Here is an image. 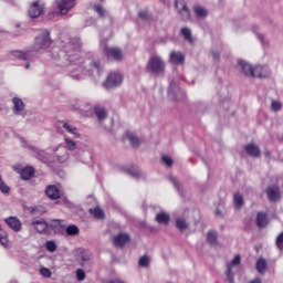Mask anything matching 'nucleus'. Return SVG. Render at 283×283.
Returning a JSON list of instances; mask_svg holds the SVG:
<instances>
[{"mask_svg":"<svg viewBox=\"0 0 283 283\" xmlns=\"http://www.w3.org/2000/svg\"><path fill=\"white\" fill-rule=\"evenodd\" d=\"M45 247L46 251H50V253H54V251H56V243L54 241H48Z\"/></svg>","mask_w":283,"mask_h":283,"instance_id":"nucleus-38","label":"nucleus"},{"mask_svg":"<svg viewBox=\"0 0 283 283\" xmlns=\"http://www.w3.org/2000/svg\"><path fill=\"white\" fill-rule=\"evenodd\" d=\"M147 69L154 74H163V72H165V62L163 61V57L158 55L151 56L148 61Z\"/></svg>","mask_w":283,"mask_h":283,"instance_id":"nucleus-1","label":"nucleus"},{"mask_svg":"<svg viewBox=\"0 0 283 283\" xmlns=\"http://www.w3.org/2000/svg\"><path fill=\"white\" fill-rule=\"evenodd\" d=\"M107 56H112L115 61H123V51L118 48H108Z\"/></svg>","mask_w":283,"mask_h":283,"instance_id":"nucleus-17","label":"nucleus"},{"mask_svg":"<svg viewBox=\"0 0 283 283\" xmlns=\"http://www.w3.org/2000/svg\"><path fill=\"white\" fill-rule=\"evenodd\" d=\"M193 12H195L196 17H198L199 19H205V17H207V14H209V11H207V9L201 6L195 7Z\"/></svg>","mask_w":283,"mask_h":283,"instance_id":"nucleus-28","label":"nucleus"},{"mask_svg":"<svg viewBox=\"0 0 283 283\" xmlns=\"http://www.w3.org/2000/svg\"><path fill=\"white\" fill-rule=\"evenodd\" d=\"M181 34H182L185 41H187L188 43L193 45V35L191 34V29L182 28L181 29Z\"/></svg>","mask_w":283,"mask_h":283,"instance_id":"nucleus-27","label":"nucleus"},{"mask_svg":"<svg viewBox=\"0 0 283 283\" xmlns=\"http://www.w3.org/2000/svg\"><path fill=\"white\" fill-rule=\"evenodd\" d=\"M212 56H213L214 61H218L220 59V53L213 52Z\"/></svg>","mask_w":283,"mask_h":283,"instance_id":"nucleus-51","label":"nucleus"},{"mask_svg":"<svg viewBox=\"0 0 283 283\" xmlns=\"http://www.w3.org/2000/svg\"><path fill=\"white\" fill-rule=\"evenodd\" d=\"M253 78H269L271 76V70L269 66H255L253 72H250Z\"/></svg>","mask_w":283,"mask_h":283,"instance_id":"nucleus-8","label":"nucleus"},{"mask_svg":"<svg viewBox=\"0 0 283 283\" xmlns=\"http://www.w3.org/2000/svg\"><path fill=\"white\" fill-rule=\"evenodd\" d=\"M175 6L182 21H189V19H191V10H189L185 0H176Z\"/></svg>","mask_w":283,"mask_h":283,"instance_id":"nucleus-6","label":"nucleus"},{"mask_svg":"<svg viewBox=\"0 0 283 283\" xmlns=\"http://www.w3.org/2000/svg\"><path fill=\"white\" fill-rule=\"evenodd\" d=\"M50 45H52V40L50 39V32L44 31L42 35L35 38L33 50L35 52H39V50H45V48H50Z\"/></svg>","mask_w":283,"mask_h":283,"instance_id":"nucleus-2","label":"nucleus"},{"mask_svg":"<svg viewBox=\"0 0 283 283\" xmlns=\"http://www.w3.org/2000/svg\"><path fill=\"white\" fill-rule=\"evenodd\" d=\"M2 179H1V176H0V181H1Z\"/></svg>","mask_w":283,"mask_h":283,"instance_id":"nucleus-59","label":"nucleus"},{"mask_svg":"<svg viewBox=\"0 0 283 283\" xmlns=\"http://www.w3.org/2000/svg\"><path fill=\"white\" fill-rule=\"evenodd\" d=\"M126 174L130 176L132 178H135V180H140V178H144L143 172H140V169H138L137 166H132L126 169Z\"/></svg>","mask_w":283,"mask_h":283,"instance_id":"nucleus-18","label":"nucleus"},{"mask_svg":"<svg viewBox=\"0 0 283 283\" xmlns=\"http://www.w3.org/2000/svg\"><path fill=\"white\" fill-rule=\"evenodd\" d=\"M45 195L48 198H50V200H59V198L62 196V192L61 189L55 185H50L45 189Z\"/></svg>","mask_w":283,"mask_h":283,"instance_id":"nucleus-11","label":"nucleus"},{"mask_svg":"<svg viewBox=\"0 0 283 283\" xmlns=\"http://www.w3.org/2000/svg\"><path fill=\"white\" fill-rule=\"evenodd\" d=\"M77 253L81 258L82 266H85V264H87V262H90V260H92V252L91 251L78 249Z\"/></svg>","mask_w":283,"mask_h":283,"instance_id":"nucleus-21","label":"nucleus"},{"mask_svg":"<svg viewBox=\"0 0 283 283\" xmlns=\"http://www.w3.org/2000/svg\"><path fill=\"white\" fill-rule=\"evenodd\" d=\"M0 244L4 247V249H8V247H10V240H8V232H6V230H2L1 226H0Z\"/></svg>","mask_w":283,"mask_h":283,"instance_id":"nucleus-26","label":"nucleus"},{"mask_svg":"<svg viewBox=\"0 0 283 283\" xmlns=\"http://www.w3.org/2000/svg\"><path fill=\"white\" fill-rule=\"evenodd\" d=\"M12 56H14L15 59H22V61H28V59H30V52H21V51H14L12 53Z\"/></svg>","mask_w":283,"mask_h":283,"instance_id":"nucleus-33","label":"nucleus"},{"mask_svg":"<svg viewBox=\"0 0 283 283\" xmlns=\"http://www.w3.org/2000/svg\"><path fill=\"white\" fill-rule=\"evenodd\" d=\"M177 92H180V87H178L176 83L171 82L168 88L169 96H174V98H176Z\"/></svg>","mask_w":283,"mask_h":283,"instance_id":"nucleus-34","label":"nucleus"},{"mask_svg":"<svg viewBox=\"0 0 283 283\" xmlns=\"http://www.w3.org/2000/svg\"><path fill=\"white\" fill-rule=\"evenodd\" d=\"M40 273L43 277H52V271L48 268L40 269Z\"/></svg>","mask_w":283,"mask_h":283,"instance_id":"nucleus-42","label":"nucleus"},{"mask_svg":"<svg viewBox=\"0 0 283 283\" xmlns=\"http://www.w3.org/2000/svg\"><path fill=\"white\" fill-rule=\"evenodd\" d=\"M271 108L273 109V112H280V109H282V103L277 101H272Z\"/></svg>","mask_w":283,"mask_h":283,"instance_id":"nucleus-43","label":"nucleus"},{"mask_svg":"<svg viewBox=\"0 0 283 283\" xmlns=\"http://www.w3.org/2000/svg\"><path fill=\"white\" fill-rule=\"evenodd\" d=\"M66 233H67V235H78V233H80L78 227H76L74 224L69 226L66 228Z\"/></svg>","mask_w":283,"mask_h":283,"instance_id":"nucleus-35","label":"nucleus"},{"mask_svg":"<svg viewBox=\"0 0 283 283\" xmlns=\"http://www.w3.org/2000/svg\"><path fill=\"white\" fill-rule=\"evenodd\" d=\"M132 240L127 232H120L119 234L115 235L113 239V244L117 249H123L125 244H127Z\"/></svg>","mask_w":283,"mask_h":283,"instance_id":"nucleus-7","label":"nucleus"},{"mask_svg":"<svg viewBox=\"0 0 283 283\" xmlns=\"http://www.w3.org/2000/svg\"><path fill=\"white\" fill-rule=\"evenodd\" d=\"M266 266H269V263L265 261V259L261 258L256 261L258 273H264L266 271Z\"/></svg>","mask_w":283,"mask_h":283,"instance_id":"nucleus-29","label":"nucleus"},{"mask_svg":"<svg viewBox=\"0 0 283 283\" xmlns=\"http://www.w3.org/2000/svg\"><path fill=\"white\" fill-rule=\"evenodd\" d=\"M94 10L99 17H105V9L101 4H95Z\"/></svg>","mask_w":283,"mask_h":283,"instance_id":"nucleus-44","label":"nucleus"},{"mask_svg":"<svg viewBox=\"0 0 283 283\" xmlns=\"http://www.w3.org/2000/svg\"><path fill=\"white\" fill-rule=\"evenodd\" d=\"M0 191H2V193L10 192V187H8V185H6V182H3V179L0 180Z\"/></svg>","mask_w":283,"mask_h":283,"instance_id":"nucleus-45","label":"nucleus"},{"mask_svg":"<svg viewBox=\"0 0 283 283\" xmlns=\"http://www.w3.org/2000/svg\"><path fill=\"white\" fill-rule=\"evenodd\" d=\"M176 227L179 231H187V229H189V223H187V220L185 219H177Z\"/></svg>","mask_w":283,"mask_h":283,"instance_id":"nucleus-31","label":"nucleus"},{"mask_svg":"<svg viewBox=\"0 0 283 283\" xmlns=\"http://www.w3.org/2000/svg\"><path fill=\"white\" fill-rule=\"evenodd\" d=\"M63 127H64V129H66V132H69V134H74V135L76 134V127H74L67 123H64Z\"/></svg>","mask_w":283,"mask_h":283,"instance_id":"nucleus-41","label":"nucleus"},{"mask_svg":"<svg viewBox=\"0 0 283 283\" xmlns=\"http://www.w3.org/2000/svg\"><path fill=\"white\" fill-rule=\"evenodd\" d=\"M99 65H101V64H99L98 62H95V63H94V66H95L97 70H98Z\"/></svg>","mask_w":283,"mask_h":283,"instance_id":"nucleus-57","label":"nucleus"},{"mask_svg":"<svg viewBox=\"0 0 283 283\" xmlns=\"http://www.w3.org/2000/svg\"><path fill=\"white\" fill-rule=\"evenodd\" d=\"M55 6L60 12V14L65 15L70 10L75 8L76 0H55Z\"/></svg>","mask_w":283,"mask_h":283,"instance_id":"nucleus-5","label":"nucleus"},{"mask_svg":"<svg viewBox=\"0 0 283 283\" xmlns=\"http://www.w3.org/2000/svg\"><path fill=\"white\" fill-rule=\"evenodd\" d=\"M12 103L14 114H21V112H23V109L25 108V104H23V101L21 98L14 97L12 99Z\"/></svg>","mask_w":283,"mask_h":283,"instance_id":"nucleus-22","label":"nucleus"},{"mask_svg":"<svg viewBox=\"0 0 283 283\" xmlns=\"http://www.w3.org/2000/svg\"><path fill=\"white\" fill-rule=\"evenodd\" d=\"M266 224H269V216H266L264 212H258L256 227H259V229H264Z\"/></svg>","mask_w":283,"mask_h":283,"instance_id":"nucleus-16","label":"nucleus"},{"mask_svg":"<svg viewBox=\"0 0 283 283\" xmlns=\"http://www.w3.org/2000/svg\"><path fill=\"white\" fill-rule=\"evenodd\" d=\"M238 64L240 65L241 72L244 74V76H251V77H253V74H250V72H253V71H254V67L251 66V64H249V63H247V62H244V61H242V60H240V61L238 62Z\"/></svg>","mask_w":283,"mask_h":283,"instance_id":"nucleus-19","label":"nucleus"},{"mask_svg":"<svg viewBox=\"0 0 283 283\" xmlns=\"http://www.w3.org/2000/svg\"><path fill=\"white\" fill-rule=\"evenodd\" d=\"M76 60H78V55H77ZM76 60L74 57H72V55H70L71 63H74V61H76Z\"/></svg>","mask_w":283,"mask_h":283,"instance_id":"nucleus-55","label":"nucleus"},{"mask_svg":"<svg viewBox=\"0 0 283 283\" xmlns=\"http://www.w3.org/2000/svg\"><path fill=\"white\" fill-rule=\"evenodd\" d=\"M234 207L235 209H240L241 207H244V197L240 193H235L233 198Z\"/></svg>","mask_w":283,"mask_h":283,"instance_id":"nucleus-30","label":"nucleus"},{"mask_svg":"<svg viewBox=\"0 0 283 283\" xmlns=\"http://www.w3.org/2000/svg\"><path fill=\"white\" fill-rule=\"evenodd\" d=\"M170 62H172L174 65H182V63H185V54H182V52L172 51L170 53Z\"/></svg>","mask_w":283,"mask_h":283,"instance_id":"nucleus-15","label":"nucleus"},{"mask_svg":"<svg viewBox=\"0 0 283 283\" xmlns=\"http://www.w3.org/2000/svg\"><path fill=\"white\" fill-rule=\"evenodd\" d=\"M66 149H70V151H74L76 149V143L70 138H65Z\"/></svg>","mask_w":283,"mask_h":283,"instance_id":"nucleus-37","label":"nucleus"},{"mask_svg":"<svg viewBox=\"0 0 283 283\" xmlns=\"http://www.w3.org/2000/svg\"><path fill=\"white\" fill-rule=\"evenodd\" d=\"M139 19H142L143 21H149V13L147 11H140Z\"/></svg>","mask_w":283,"mask_h":283,"instance_id":"nucleus-49","label":"nucleus"},{"mask_svg":"<svg viewBox=\"0 0 283 283\" xmlns=\"http://www.w3.org/2000/svg\"><path fill=\"white\" fill-rule=\"evenodd\" d=\"M259 41L263 44V45H266V41H264V35L263 34H256Z\"/></svg>","mask_w":283,"mask_h":283,"instance_id":"nucleus-50","label":"nucleus"},{"mask_svg":"<svg viewBox=\"0 0 283 283\" xmlns=\"http://www.w3.org/2000/svg\"><path fill=\"white\" fill-rule=\"evenodd\" d=\"M56 14H59L57 12H52L51 14H49V19H54V17H56Z\"/></svg>","mask_w":283,"mask_h":283,"instance_id":"nucleus-54","label":"nucleus"},{"mask_svg":"<svg viewBox=\"0 0 283 283\" xmlns=\"http://www.w3.org/2000/svg\"><path fill=\"white\" fill-rule=\"evenodd\" d=\"M216 214H217V216H222V212H220V210L217 209V210H216Z\"/></svg>","mask_w":283,"mask_h":283,"instance_id":"nucleus-56","label":"nucleus"},{"mask_svg":"<svg viewBox=\"0 0 283 283\" xmlns=\"http://www.w3.org/2000/svg\"><path fill=\"white\" fill-rule=\"evenodd\" d=\"M276 247L280 249V251L283 250V232L280 233L276 238Z\"/></svg>","mask_w":283,"mask_h":283,"instance_id":"nucleus-46","label":"nucleus"},{"mask_svg":"<svg viewBox=\"0 0 283 283\" xmlns=\"http://www.w3.org/2000/svg\"><path fill=\"white\" fill-rule=\"evenodd\" d=\"M161 160H163V163H165V165H166L167 167H171V165H174V159H171V157H169V156H167V155H164V156L161 157Z\"/></svg>","mask_w":283,"mask_h":283,"instance_id":"nucleus-40","label":"nucleus"},{"mask_svg":"<svg viewBox=\"0 0 283 283\" xmlns=\"http://www.w3.org/2000/svg\"><path fill=\"white\" fill-rule=\"evenodd\" d=\"M241 262H242V258L240 256V254H237L231 262L227 263L226 275L228 277L229 283H235V281H234L235 275L233 274V266H240Z\"/></svg>","mask_w":283,"mask_h":283,"instance_id":"nucleus-4","label":"nucleus"},{"mask_svg":"<svg viewBox=\"0 0 283 283\" xmlns=\"http://www.w3.org/2000/svg\"><path fill=\"white\" fill-rule=\"evenodd\" d=\"M32 227H34L35 231H38V233H45L48 231V222H45V220L43 219H34L31 222Z\"/></svg>","mask_w":283,"mask_h":283,"instance_id":"nucleus-13","label":"nucleus"},{"mask_svg":"<svg viewBox=\"0 0 283 283\" xmlns=\"http://www.w3.org/2000/svg\"><path fill=\"white\" fill-rule=\"evenodd\" d=\"M249 283H262V279L261 277H256V279L250 281Z\"/></svg>","mask_w":283,"mask_h":283,"instance_id":"nucleus-52","label":"nucleus"},{"mask_svg":"<svg viewBox=\"0 0 283 283\" xmlns=\"http://www.w3.org/2000/svg\"><path fill=\"white\" fill-rule=\"evenodd\" d=\"M20 175H21L22 180H30V178H32V176H34V168L31 166L24 167L20 171Z\"/></svg>","mask_w":283,"mask_h":283,"instance_id":"nucleus-23","label":"nucleus"},{"mask_svg":"<svg viewBox=\"0 0 283 283\" xmlns=\"http://www.w3.org/2000/svg\"><path fill=\"white\" fill-rule=\"evenodd\" d=\"M95 114L98 120H105V108H101L99 106H95Z\"/></svg>","mask_w":283,"mask_h":283,"instance_id":"nucleus-36","label":"nucleus"},{"mask_svg":"<svg viewBox=\"0 0 283 283\" xmlns=\"http://www.w3.org/2000/svg\"><path fill=\"white\" fill-rule=\"evenodd\" d=\"M248 156H251L252 158H260V155L262 151L260 150V147L254 144H248L244 147Z\"/></svg>","mask_w":283,"mask_h":283,"instance_id":"nucleus-14","label":"nucleus"},{"mask_svg":"<svg viewBox=\"0 0 283 283\" xmlns=\"http://www.w3.org/2000/svg\"><path fill=\"white\" fill-rule=\"evenodd\" d=\"M207 240L209 244H218V232L216 231H210L207 233Z\"/></svg>","mask_w":283,"mask_h":283,"instance_id":"nucleus-32","label":"nucleus"},{"mask_svg":"<svg viewBox=\"0 0 283 283\" xmlns=\"http://www.w3.org/2000/svg\"><path fill=\"white\" fill-rule=\"evenodd\" d=\"M76 279L78 282H83L85 280V272L81 269L76 270Z\"/></svg>","mask_w":283,"mask_h":283,"instance_id":"nucleus-47","label":"nucleus"},{"mask_svg":"<svg viewBox=\"0 0 283 283\" xmlns=\"http://www.w3.org/2000/svg\"><path fill=\"white\" fill-rule=\"evenodd\" d=\"M27 70L30 67V64H25Z\"/></svg>","mask_w":283,"mask_h":283,"instance_id":"nucleus-58","label":"nucleus"},{"mask_svg":"<svg viewBox=\"0 0 283 283\" xmlns=\"http://www.w3.org/2000/svg\"><path fill=\"white\" fill-rule=\"evenodd\" d=\"M138 264L139 266H144V268L149 266V256L147 255L142 256L138 261Z\"/></svg>","mask_w":283,"mask_h":283,"instance_id":"nucleus-39","label":"nucleus"},{"mask_svg":"<svg viewBox=\"0 0 283 283\" xmlns=\"http://www.w3.org/2000/svg\"><path fill=\"white\" fill-rule=\"evenodd\" d=\"M170 220L171 218L169 217V214L165 212H159L156 216V221L158 222V224H169Z\"/></svg>","mask_w":283,"mask_h":283,"instance_id":"nucleus-25","label":"nucleus"},{"mask_svg":"<svg viewBox=\"0 0 283 283\" xmlns=\"http://www.w3.org/2000/svg\"><path fill=\"white\" fill-rule=\"evenodd\" d=\"M125 137L127 138V140H129V143L133 147H139L140 146V139L138 138V136H136V134H134L132 132H127L125 134Z\"/></svg>","mask_w":283,"mask_h":283,"instance_id":"nucleus-24","label":"nucleus"},{"mask_svg":"<svg viewBox=\"0 0 283 283\" xmlns=\"http://www.w3.org/2000/svg\"><path fill=\"white\" fill-rule=\"evenodd\" d=\"M123 74L118 72H111L107 76V90H115L123 85Z\"/></svg>","mask_w":283,"mask_h":283,"instance_id":"nucleus-3","label":"nucleus"},{"mask_svg":"<svg viewBox=\"0 0 283 283\" xmlns=\"http://www.w3.org/2000/svg\"><path fill=\"white\" fill-rule=\"evenodd\" d=\"M4 222L9 229H12V231H15V232L21 231L22 223H21V220H19V218L9 217V218L4 219Z\"/></svg>","mask_w":283,"mask_h":283,"instance_id":"nucleus-12","label":"nucleus"},{"mask_svg":"<svg viewBox=\"0 0 283 283\" xmlns=\"http://www.w3.org/2000/svg\"><path fill=\"white\" fill-rule=\"evenodd\" d=\"M43 4H40L39 1H34L29 9V17H31V19H38V17L43 14Z\"/></svg>","mask_w":283,"mask_h":283,"instance_id":"nucleus-9","label":"nucleus"},{"mask_svg":"<svg viewBox=\"0 0 283 283\" xmlns=\"http://www.w3.org/2000/svg\"><path fill=\"white\" fill-rule=\"evenodd\" d=\"M265 193L270 202H277V200L282 198L280 195V188L277 186L268 187Z\"/></svg>","mask_w":283,"mask_h":283,"instance_id":"nucleus-10","label":"nucleus"},{"mask_svg":"<svg viewBox=\"0 0 283 283\" xmlns=\"http://www.w3.org/2000/svg\"><path fill=\"white\" fill-rule=\"evenodd\" d=\"M168 180L172 182V185L176 187V189L180 190V184L178 182V179L174 176H168Z\"/></svg>","mask_w":283,"mask_h":283,"instance_id":"nucleus-48","label":"nucleus"},{"mask_svg":"<svg viewBox=\"0 0 283 283\" xmlns=\"http://www.w3.org/2000/svg\"><path fill=\"white\" fill-rule=\"evenodd\" d=\"M264 156H265V158H271V151L270 150H265L264 151Z\"/></svg>","mask_w":283,"mask_h":283,"instance_id":"nucleus-53","label":"nucleus"},{"mask_svg":"<svg viewBox=\"0 0 283 283\" xmlns=\"http://www.w3.org/2000/svg\"><path fill=\"white\" fill-rule=\"evenodd\" d=\"M88 213H91L93 216V218H95V220H103L105 218V212L103 211L101 206H96L95 208H91L88 210Z\"/></svg>","mask_w":283,"mask_h":283,"instance_id":"nucleus-20","label":"nucleus"}]
</instances>
